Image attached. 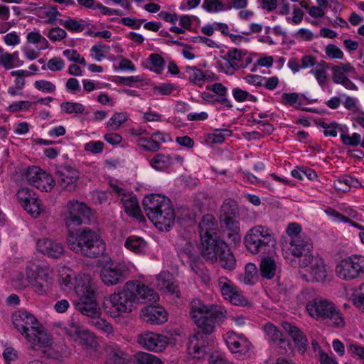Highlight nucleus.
I'll use <instances>...</instances> for the list:
<instances>
[{
	"label": "nucleus",
	"mask_w": 364,
	"mask_h": 364,
	"mask_svg": "<svg viewBox=\"0 0 364 364\" xmlns=\"http://www.w3.org/2000/svg\"><path fill=\"white\" fill-rule=\"evenodd\" d=\"M79 299L75 302L76 309L82 314L89 317H97L100 314V309L96 301V284L94 282L85 289L77 288Z\"/></svg>",
	"instance_id": "nucleus-11"
},
{
	"label": "nucleus",
	"mask_w": 364,
	"mask_h": 364,
	"mask_svg": "<svg viewBox=\"0 0 364 364\" xmlns=\"http://www.w3.org/2000/svg\"><path fill=\"white\" fill-rule=\"evenodd\" d=\"M156 286L164 292L175 294L178 293V287L175 284L173 275L166 271L161 272L156 277Z\"/></svg>",
	"instance_id": "nucleus-32"
},
{
	"label": "nucleus",
	"mask_w": 364,
	"mask_h": 364,
	"mask_svg": "<svg viewBox=\"0 0 364 364\" xmlns=\"http://www.w3.org/2000/svg\"><path fill=\"white\" fill-rule=\"evenodd\" d=\"M173 159L169 155L157 154L149 161L150 166L157 171H163L171 166Z\"/></svg>",
	"instance_id": "nucleus-41"
},
{
	"label": "nucleus",
	"mask_w": 364,
	"mask_h": 364,
	"mask_svg": "<svg viewBox=\"0 0 364 364\" xmlns=\"http://www.w3.org/2000/svg\"><path fill=\"white\" fill-rule=\"evenodd\" d=\"M124 247L135 254H144L147 249V242L142 237L133 235L127 238Z\"/></svg>",
	"instance_id": "nucleus-37"
},
{
	"label": "nucleus",
	"mask_w": 364,
	"mask_h": 364,
	"mask_svg": "<svg viewBox=\"0 0 364 364\" xmlns=\"http://www.w3.org/2000/svg\"><path fill=\"white\" fill-rule=\"evenodd\" d=\"M110 48L109 46L101 43L96 44L91 48V52L94 53V58L97 61H101L105 58L106 54H107Z\"/></svg>",
	"instance_id": "nucleus-59"
},
{
	"label": "nucleus",
	"mask_w": 364,
	"mask_h": 364,
	"mask_svg": "<svg viewBox=\"0 0 364 364\" xmlns=\"http://www.w3.org/2000/svg\"><path fill=\"white\" fill-rule=\"evenodd\" d=\"M14 327L31 343L33 348L50 347L53 340L37 318L26 311H17L12 315Z\"/></svg>",
	"instance_id": "nucleus-2"
},
{
	"label": "nucleus",
	"mask_w": 364,
	"mask_h": 364,
	"mask_svg": "<svg viewBox=\"0 0 364 364\" xmlns=\"http://www.w3.org/2000/svg\"><path fill=\"white\" fill-rule=\"evenodd\" d=\"M143 205L148 218L159 230H170L176 215L168 198L160 194H150L144 198Z\"/></svg>",
	"instance_id": "nucleus-3"
},
{
	"label": "nucleus",
	"mask_w": 364,
	"mask_h": 364,
	"mask_svg": "<svg viewBox=\"0 0 364 364\" xmlns=\"http://www.w3.org/2000/svg\"><path fill=\"white\" fill-rule=\"evenodd\" d=\"M335 272L343 281L364 277V256L355 254L341 259L336 265Z\"/></svg>",
	"instance_id": "nucleus-10"
},
{
	"label": "nucleus",
	"mask_w": 364,
	"mask_h": 364,
	"mask_svg": "<svg viewBox=\"0 0 364 364\" xmlns=\"http://www.w3.org/2000/svg\"><path fill=\"white\" fill-rule=\"evenodd\" d=\"M309 267L307 274H303L301 278L308 282H324L328 277V269L324 259L318 255H315L309 259V262L305 266Z\"/></svg>",
	"instance_id": "nucleus-15"
},
{
	"label": "nucleus",
	"mask_w": 364,
	"mask_h": 364,
	"mask_svg": "<svg viewBox=\"0 0 364 364\" xmlns=\"http://www.w3.org/2000/svg\"><path fill=\"white\" fill-rule=\"evenodd\" d=\"M131 282L136 287V290L134 291L135 301L141 299L144 303H155L159 301V296L153 289L138 281Z\"/></svg>",
	"instance_id": "nucleus-30"
},
{
	"label": "nucleus",
	"mask_w": 364,
	"mask_h": 364,
	"mask_svg": "<svg viewBox=\"0 0 364 364\" xmlns=\"http://www.w3.org/2000/svg\"><path fill=\"white\" fill-rule=\"evenodd\" d=\"M191 233L188 232L186 235H179L176 241L177 254L181 260L196 261L198 257V250L196 241L191 239Z\"/></svg>",
	"instance_id": "nucleus-18"
},
{
	"label": "nucleus",
	"mask_w": 364,
	"mask_h": 364,
	"mask_svg": "<svg viewBox=\"0 0 364 364\" xmlns=\"http://www.w3.org/2000/svg\"><path fill=\"white\" fill-rule=\"evenodd\" d=\"M278 267L272 258L264 257L262 259L259 264L260 274L263 278L271 279L277 272Z\"/></svg>",
	"instance_id": "nucleus-36"
},
{
	"label": "nucleus",
	"mask_w": 364,
	"mask_h": 364,
	"mask_svg": "<svg viewBox=\"0 0 364 364\" xmlns=\"http://www.w3.org/2000/svg\"><path fill=\"white\" fill-rule=\"evenodd\" d=\"M109 186L112 193L120 200L125 213L132 217L139 218L141 216L140 208L136 196L132 192L125 190L118 183H110Z\"/></svg>",
	"instance_id": "nucleus-13"
},
{
	"label": "nucleus",
	"mask_w": 364,
	"mask_h": 364,
	"mask_svg": "<svg viewBox=\"0 0 364 364\" xmlns=\"http://www.w3.org/2000/svg\"><path fill=\"white\" fill-rule=\"evenodd\" d=\"M130 272V264L127 262H118L105 264L100 271L103 284L107 287L124 282Z\"/></svg>",
	"instance_id": "nucleus-12"
},
{
	"label": "nucleus",
	"mask_w": 364,
	"mask_h": 364,
	"mask_svg": "<svg viewBox=\"0 0 364 364\" xmlns=\"http://www.w3.org/2000/svg\"><path fill=\"white\" fill-rule=\"evenodd\" d=\"M257 267L252 263H249L245 266L243 282L245 284H252L257 277Z\"/></svg>",
	"instance_id": "nucleus-55"
},
{
	"label": "nucleus",
	"mask_w": 364,
	"mask_h": 364,
	"mask_svg": "<svg viewBox=\"0 0 364 364\" xmlns=\"http://www.w3.org/2000/svg\"><path fill=\"white\" fill-rule=\"evenodd\" d=\"M16 196L26 212L34 217L40 214L41 210L40 203L35 193L28 188H21Z\"/></svg>",
	"instance_id": "nucleus-24"
},
{
	"label": "nucleus",
	"mask_w": 364,
	"mask_h": 364,
	"mask_svg": "<svg viewBox=\"0 0 364 364\" xmlns=\"http://www.w3.org/2000/svg\"><path fill=\"white\" fill-rule=\"evenodd\" d=\"M190 314L199 331L189 338L188 348L195 357L200 358L206 353L203 335L212 334L217 324L222 323L227 316L223 306L205 305L198 299L191 303Z\"/></svg>",
	"instance_id": "nucleus-1"
},
{
	"label": "nucleus",
	"mask_w": 364,
	"mask_h": 364,
	"mask_svg": "<svg viewBox=\"0 0 364 364\" xmlns=\"http://www.w3.org/2000/svg\"><path fill=\"white\" fill-rule=\"evenodd\" d=\"M341 140L343 144L355 146L361 143V136L358 133H353L351 136L346 134H341Z\"/></svg>",
	"instance_id": "nucleus-63"
},
{
	"label": "nucleus",
	"mask_w": 364,
	"mask_h": 364,
	"mask_svg": "<svg viewBox=\"0 0 364 364\" xmlns=\"http://www.w3.org/2000/svg\"><path fill=\"white\" fill-rule=\"evenodd\" d=\"M306 309L309 316L318 321H323L328 326L341 328L345 325L341 312L331 301L315 298L306 303Z\"/></svg>",
	"instance_id": "nucleus-5"
},
{
	"label": "nucleus",
	"mask_w": 364,
	"mask_h": 364,
	"mask_svg": "<svg viewBox=\"0 0 364 364\" xmlns=\"http://www.w3.org/2000/svg\"><path fill=\"white\" fill-rule=\"evenodd\" d=\"M137 146L144 151L156 152L160 148V144L152 137H140L137 139Z\"/></svg>",
	"instance_id": "nucleus-47"
},
{
	"label": "nucleus",
	"mask_w": 364,
	"mask_h": 364,
	"mask_svg": "<svg viewBox=\"0 0 364 364\" xmlns=\"http://www.w3.org/2000/svg\"><path fill=\"white\" fill-rule=\"evenodd\" d=\"M55 177L58 186L62 189L73 192L77 187L80 173L76 168L70 166H64L59 167L56 170Z\"/></svg>",
	"instance_id": "nucleus-16"
},
{
	"label": "nucleus",
	"mask_w": 364,
	"mask_h": 364,
	"mask_svg": "<svg viewBox=\"0 0 364 364\" xmlns=\"http://www.w3.org/2000/svg\"><path fill=\"white\" fill-rule=\"evenodd\" d=\"M328 63L324 60H320L317 63L316 66L309 71V73L314 76L318 84L321 87L323 86L328 80Z\"/></svg>",
	"instance_id": "nucleus-39"
},
{
	"label": "nucleus",
	"mask_w": 364,
	"mask_h": 364,
	"mask_svg": "<svg viewBox=\"0 0 364 364\" xmlns=\"http://www.w3.org/2000/svg\"><path fill=\"white\" fill-rule=\"evenodd\" d=\"M60 284L63 289H75L77 294V288L85 289L94 282L91 276L87 274H76L70 269H68L65 274H61L59 279Z\"/></svg>",
	"instance_id": "nucleus-17"
},
{
	"label": "nucleus",
	"mask_w": 364,
	"mask_h": 364,
	"mask_svg": "<svg viewBox=\"0 0 364 364\" xmlns=\"http://www.w3.org/2000/svg\"><path fill=\"white\" fill-rule=\"evenodd\" d=\"M239 215V206L236 200L231 198L224 200L220 210V220L238 218Z\"/></svg>",
	"instance_id": "nucleus-34"
},
{
	"label": "nucleus",
	"mask_w": 364,
	"mask_h": 364,
	"mask_svg": "<svg viewBox=\"0 0 364 364\" xmlns=\"http://www.w3.org/2000/svg\"><path fill=\"white\" fill-rule=\"evenodd\" d=\"M227 243L218 235L200 240V254L203 257L211 263L217 262V255Z\"/></svg>",
	"instance_id": "nucleus-23"
},
{
	"label": "nucleus",
	"mask_w": 364,
	"mask_h": 364,
	"mask_svg": "<svg viewBox=\"0 0 364 364\" xmlns=\"http://www.w3.org/2000/svg\"><path fill=\"white\" fill-rule=\"evenodd\" d=\"M244 242L247 251L253 255L268 253L276 245L272 230L263 225H256L250 229Z\"/></svg>",
	"instance_id": "nucleus-7"
},
{
	"label": "nucleus",
	"mask_w": 364,
	"mask_h": 364,
	"mask_svg": "<svg viewBox=\"0 0 364 364\" xmlns=\"http://www.w3.org/2000/svg\"><path fill=\"white\" fill-rule=\"evenodd\" d=\"M245 53L237 48H232L229 50L223 59L227 61L225 73L228 75H232L236 70L233 67L234 64L238 65L245 58Z\"/></svg>",
	"instance_id": "nucleus-33"
},
{
	"label": "nucleus",
	"mask_w": 364,
	"mask_h": 364,
	"mask_svg": "<svg viewBox=\"0 0 364 364\" xmlns=\"http://www.w3.org/2000/svg\"><path fill=\"white\" fill-rule=\"evenodd\" d=\"M203 7L208 12H219L230 7H225L220 0H204Z\"/></svg>",
	"instance_id": "nucleus-56"
},
{
	"label": "nucleus",
	"mask_w": 364,
	"mask_h": 364,
	"mask_svg": "<svg viewBox=\"0 0 364 364\" xmlns=\"http://www.w3.org/2000/svg\"><path fill=\"white\" fill-rule=\"evenodd\" d=\"M200 240L215 237L218 235V225L215 217L211 214L203 216L198 225Z\"/></svg>",
	"instance_id": "nucleus-29"
},
{
	"label": "nucleus",
	"mask_w": 364,
	"mask_h": 364,
	"mask_svg": "<svg viewBox=\"0 0 364 364\" xmlns=\"http://www.w3.org/2000/svg\"><path fill=\"white\" fill-rule=\"evenodd\" d=\"M129 115L126 112H117L114 114L107 123V129L109 130L117 131L122 124L127 122Z\"/></svg>",
	"instance_id": "nucleus-44"
},
{
	"label": "nucleus",
	"mask_w": 364,
	"mask_h": 364,
	"mask_svg": "<svg viewBox=\"0 0 364 364\" xmlns=\"http://www.w3.org/2000/svg\"><path fill=\"white\" fill-rule=\"evenodd\" d=\"M134 290L136 287L132 282H126L121 289L111 294L105 302L107 312L114 318L131 312L136 302L134 296Z\"/></svg>",
	"instance_id": "nucleus-6"
},
{
	"label": "nucleus",
	"mask_w": 364,
	"mask_h": 364,
	"mask_svg": "<svg viewBox=\"0 0 364 364\" xmlns=\"http://www.w3.org/2000/svg\"><path fill=\"white\" fill-rule=\"evenodd\" d=\"M137 343L148 350L161 352L167 346L168 338L161 334L146 332L137 336Z\"/></svg>",
	"instance_id": "nucleus-21"
},
{
	"label": "nucleus",
	"mask_w": 364,
	"mask_h": 364,
	"mask_svg": "<svg viewBox=\"0 0 364 364\" xmlns=\"http://www.w3.org/2000/svg\"><path fill=\"white\" fill-rule=\"evenodd\" d=\"M55 186V180L52 177L51 175L47 173L46 171H43L41 173V177L39 178L37 183L35 184L34 187L38 188L41 191H51Z\"/></svg>",
	"instance_id": "nucleus-46"
},
{
	"label": "nucleus",
	"mask_w": 364,
	"mask_h": 364,
	"mask_svg": "<svg viewBox=\"0 0 364 364\" xmlns=\"http://www.w3.org/2000/svg\"><path fill=\"white\" fill-rule=\"evenodd\" d=\"M221 230L225 237L234 245L241 241L240 224L238 218L220 220Z\"/></svg>",
	"instance_id": "nucleus-27"
},
{
	"label": "nucleus",
	"mask_w": 364,
	"mask_h": 364,
	"mask_svg": "<svg viewBox=\"0 0 364 364\" xmlns=\"http://www.w3.org/2000/svg\"><path fill=\"white\" fill-rule=\"evenodd\" d=\"M217 257V262L223 269L231 271L235 268L236 259L228 244L219 252Z\"/></svg>",
	"instance_id": "nucleus-35"
},
{
	"label": "nucleus",
	"mask_w": 364,
	"mask_h": 364,
	"mask_svg": "<svg viewBox=\"0 0 364 364\" xmlns=\"http://www.w3.org/2000/svg\"><path fill=\"white\" fill-rule=\"evenodd\" d=\"M312 250L311 240L307 236L296 240H286L282 245V252L284 258L291 262L294 258H298L299 267L308 264L309 259L314 255Z\"/></svg>",
	"instance_id": "nucleus-8"
},
{
	"label": "nucleus",
	"mask_w": 364,
	"mask_h": 364,
	"mask_svg": "<svg viewBox=\"0 0 364 364\" xmlns=\"http://www.w3.org/2000/svg\"><path fill=\"white\" fill-rule=\"evenodd\" d=\"M355 73V68L349 63H341L331 67V79L335 84L343 85L350 90H356L357 86L348 77Z\"/></svg>",
	"instance_id": "nucleus-19"
},
{
	"label": "nucleus",
	"mask_w": 364,
	"mask_h": 364,
	"mask_svg": "<svg viewBox=\"0 0 364 364\" xmlns=\"http://www.w3.org/2000/svg\"><path fill=\"white\" fill-rule=\"evenodd\" d=\"M38 251L52 258H59L64 254V247L61 243L43 238L36 242Z\"/></svg>",
	"instance_id": "nucleus-28"
},
{
	"label": "nucleus",
	"mask_w": 364,
	"mask_h": 364,
	"mask_svg": "<svg viewBox=\"0 0 364 364\" xmlns=\"http://www.w3.org/2000/svg\"><path fill=\"white\" fill-rule=\"evenodd\" d=\"M284 331L291 337L298 350L304 353L306 350L308 340L303 332L289 323L282 324Z\"/></svg>",
	"instance_id": "nucleus-31"
},
{
	"label": "nucleus",
	"mask_w": 364,
	"mask_h": 364,
	"mask_svg": "<svg viewBox=\"0 0 364 364\" xmlns=\"http://www.w3.org/2000/svg\"><path fill=\"white\" fill-rule=\"evenodd\" d=\"M148 60L153 66L150 68L151 70H153L158 74L161 73L164 68L165 62L159 54H151Z\"/></svg>",
	"instance_id": "nucleus-53"
},
{
	"label": "nucleus",
	"mask_w": 364,
	"mask_h": 364,
	"mask_svg": "<svg viewBox=\"0 0 364 364\" xmlns=\"http://www.w3.org/2000/svg\"><path fill=\"white\" fill-rule=\"evenodd\" d=\"M60 107L67 114H82L85 111V106L79 102H64Z\"/></svg>",
	"instance_id": "nucleus-51"
},
{
	"label": "nucleus",
	"mask_w": 364,
	"mask_h": 364,
	"mask_svg": "<svg viewBox=\"0 0 364 364\" xmlns=\"http://www.w3.org/2000/svg\"><path fill=\"white\" fill-rule=\"evenodd\" d=\"M353 304L362 311H364V282L358 289H355L352 295Z\"/></svg>",
	"instance_id": "nucleus-57"
},
{
	"label": "nucleus",
	"mask_w": 364,
	"mask_h": 364,
	"mask_svg": "<svg viewBox=\"0 0 364 364\" xmlns=\"http://www.w3.org/2000/svg\"><path fill=\"white\" fill-rule=\"evenodd\" d=\"M58 23L70 32H82L86 28L85 21L82 20H77L75 18H68L67 19L58 20Z\"/></svg>",
	"instance_id": "nucleus-42"
},
{
	"label": "nucleus",
	"mask_w": 364,
	"mask_h": 364,
	"mask_svg": "<svg viewBox=\"0 0 364 364\" xmlns=\"http://www.w3.org/2000/svg\"><path fill=\"white\" fill-rule=\"evenodd\" d=\"M141 316L144 321L152 325H159L168 320V313L160 306L144 307L141 311Z\"/></svg>",
	"instance_id": "nucleus-26"
},
{
	"label": "nucleus",
	"mask_w": 364,
	"mask_h": 364,
	"mask_svg": "<svg viewBox=\"0 0 364 364\" xmlns=\"http://www.w3.org/2000/svg\"><path fill=\"white\" fill-rule=\"evenodd\" d=\"M70 250L90 258L101 256L105 251V243L101 237L89 228L70 232L67 237Z\"/></svg>",
	"instance_id": "nucleus-4"
},
{
	"label": "nucleus",
	"mask_w": 364,
	"mask_h": 364,
	"mask_svg": "<svg viewBox=\"0 0 364 364\" xmlns=\"http://www.w3.org/2000/svg\"><path fill=\"white\" fill-rule=\"evenodd\" d=\"M286 232L289 236L287 240H296L301 237H306L304 234H301V227L296 223H289Z\"/></svg>",
	"instance_id": "nucleus-61"
},
{
	"label": "nucleus",
	"mask_w": 364,
	"mask_h": 364,
	"mask_svg": "<svg viewBox=\"0 0 364 364\" xmlns=\"http://www.w3.org/2000/svg\"><path fill=\"white\" fill-rule=\"evenodd\" d=\"M326 57L330 60H342L344 57L343 51L334 44H328L324 49Z\"/></svg>",
	"instance_id": "nucleus-54"
},
{
	"label": "nucleus",
	"mask_w": 364,
	"mask_h": 364,
	"mask_svg": "<svg viewBox=\"0 0 364 364\" xmlns=\"http://www.w3.org/2000/svg\"><path fill=\"white\" fill-rule=\"evenodd\" d=\"M232 95L235 100L239 102L246 100L256 102L257 100V98L254 95L239 87H235L232 90Z\"/></svg>",
	"instance_id": "nucleus-60"
},
{
	"label": "nucleus",
	"mask_w": 364,
	"mask_h": 364,
	"mask_svg": "<svg viewBox=\"0 0 364 364\" xmlns=\"http://www.w3.org/2000/svg\"><path fill=\"white\" fill-rule=\"evenodd\" d=\"M186 73L188 74V80L191 83L200 87L204 84L206 75L200 69L196 66H188Z\"/></svg>",
	"instance_id": "nucleus-43"
},
{
	"label": "nucleus",
	"mask_w": 364,
	"mask_h": 364,
	"mask_svg": "<svg viewBox=\"0 0 364 364\" xmlns=\"http://www.w3.org/2000/svg\"><path fill=\"white\" fill-rule=\"evenodd\" d=\"M43 171L38 166H29L24 171L22 176L30 185L34 186Z\"/></svg>",
	"instance_id": "nucleus-45"
},
{
	"label": "nucleus",
	"mask_w": 364,
	"mask_h": 364,
	"mask_svg": "<svg viewBox=\"0 0 364 364\" xmlns=\"http://www.w3.org/2000/svg\"><path fill=\"white\" fill-rule=\"evenodd\" d=\"M218 287L220 292L226 300L235 305H245L247 301L242 292L233 284V282L225 277H220L218 279Z\"/></svg>",
	"instance_id": "nucleus-22"
},
{
	"label": "nucleus",
	"mask_w": 364,
	"mask_h": 364,
	"mask_svg": "<svg viewBox=\"0 0 364 364\" xmlns=\"http://www.w3.org/2000/svg\"><path fill=\"white\" fill-rule=\"evenodd\" d=\"M26 275L30 279L31 288L37 294L46 295L51 291L54 279L49 267L32 264L27 267Z\"/></svg>",
	"instance_id": "nucleus-9"
},
{
	"label": "nucleus",
	"mask_w": 364,
	"mask_h": 364,
	"mask_svg": "<svg viewBox=\"0 0 364 364\" xmlns=\"http://www.w3.org/2000/svg\"><path fill=\"white\" fill-rule=\"evenodd\" d=\"M264 332L267 340L272 343H282L284 342L282 333L277 326L271 323H267L264 326Z\"/></svg>",
	"instance_id": "nucleus-40"
},
{
	"label": "nucleus",
	"mask_w": 364,
	"mask_h": 364,
	"mask_svg": "<svg viewBox=\"0 0 364 364\" xmlns=\"http://www.w3.org/2000/svg\"><path fill=\"white\" fill-rule=\"evenodd\" d=\"M232 135V131L228 129H215L213 133L209 134L208 140L213 144H220L225 141V136Z\"/></svg>",
	"instance_id": "nucleus-48"
},
{
	"label": "nucleus",
	"mask_w": 364,
	"mask_h": 364,
	"mask_svg": "<svg viewBox=\"0 0 364 364\" xmlns=\"http://www.w3.org/2000/svg\"><path fill=\"white\" fill-rule=\"evenodd\" d=\"M348 352L353 357L361 360L364 363V347L358 343L352 342L348 346Z\"/></svg>",
	"instance_id": "nucleus-64"
},
{
	"label": "nucleus",
	"mask_w": 364,
	"mask_h": 364,
	"mask_svg": "<svg viewBox=\"0 0 364 364\" xmlns=\"http://www.w3.org/2000/svg\"><path fill=\"white\" fill-rule=\"evenodd\" d=\"M76 342L81 345L83 348L93 351H95L99 346L96 336L94 333L86 329L81 333Z\"/></svg>",
	"instance_id": "nucleus-38"
},
{
	"label": "nucleus",
	"mask_w": 364,
	"mask_h": 364,
	"mask_svg": "<svg viewBox=\"0 0 364 364\" xmlns=\"http://www.w3.org/2000/svg\"><path fill=\"white\" fill-rule=\"evenodd\" d=\"M44 17L46 18L45 23L46 24H54L55 22L58 23V16H60V13L58 11L57 8L55 6H50L46 9L43 11Z\"/></svg>",
	"instance_id": "nucleus-62"
},
{
	"label": "nucleus",
	"mask_w": 364,
	"mask_h": 364,
	"mask_svg": "<svg viewBox=\"0 0 364 364\" xmlns=\"http://www.w3.org/2000/svg\"><path fill=\"white\" fill-rule=\"evenodd\" d=\"M104 352L107 364H128L129 363V355L116 343H107L104 346Z\"/></svg>",
	"instance_id": "nucleus-25"
},
{
	"label": "nucleus",
	"mask_w": 364,
	"mask_h": 364,
	"mask_svg": "<svg viewBox=\"0 0 364 364\" xmlns=\"http://www.w3.org/2000/svg\"><path fill=\"white\" fill-rule=\"evenodd\" d=\"M90 214L91 209L85 203L77 200H70L65 205L64 213L65 224L68 227L79 226L82 224L84 219L90 217Z\"/></svg>",
	"instance_id": "nucleus-14"
},
{
	"label": "nucleus",
	"mask_w": 364,
	"mask_h": 364,
	"mask_svg": "<svg viewBox=\"0 0 364 364\" xmlns=\"http://www.w3.org/2000/svg\"><path fill=\"white\" fill-rule=\"evenodd\" d=\"M85 329L73 321L69 322L64 328L65 333L74 341H77Z\"/></svg>",
	"instance_id": "nucleus-49"
},
{
	"label": "nucleus",
	"mask_w": 364,
	"mask_h": 364,
	"mask_svg": "<svg viewBox=\"0 0 364 364\" xmlns=\"http://www.w3.org/2000/svg\"><path fill=\"white\" fill-rule=\"evenodd\" d=\"M46 36L50 41L56 43L65 39L67 32L60 27H53L48 31Z\"/></svg>",
	"instance_id": "nucleus-58"
},
{
	"label": "nucleus",
	"mask_w": 364,
	"mask_h": 364,
	"mask_svg": "<svg viewBox=\"0 0 364 364\" xmlns=\"http://www.w3.org/2000/svg\"><path fill=\"white\" fill-rule=\"evenodd\" d=\"M135 364H161V361L154 355L141 352L136 355Z\"/></svg>",
	"instance_id": "nucleus-50"
},
{
	"label": "nucleus",
	"mask_w": 364,
	"mask_h": 364,
	"mask_svg": "<svg viewBox=\"0 0 364 364\" xmlns=\"http://www.w3.org/2000/svg\"><path fill=\"white\" fill-rule=\"evenodd\" d=\"M225 341L231 352L237 354L239 358H244L250 356L252 344L242 335L229 331L226 333Z\"/></svg>",
	"instance_id": "nucleus-20"
},
{
	"label": "nucleus",
	"mask_w": 364,
	"mask_h": 364,
	"mask_svg": "<svg viewBox=\"0 0 364 364\" xmlns=\"http://www.w3.org/2000/svg\"><path fill=\"white\" fill-rule=\"evenodd\" d=\"M33 85L37 90L46 94L53 93L56 90L55 85L46 80H36Z\"/></svg>",
	"instance_id": "nucleus-52"
}]
</instances>
